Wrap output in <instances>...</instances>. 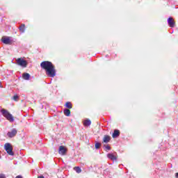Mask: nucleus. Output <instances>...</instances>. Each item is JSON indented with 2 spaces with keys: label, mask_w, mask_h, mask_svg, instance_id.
Listing matches in <instances>:
<instances>
[{
  "label": "nucleus",
  "mask_w": 178,
  "mask_h": 178,
  "mask_svg": "<svg viewBox=\"0 0 178 178\" xmlns=\"http://www.w3.org/2000/svg\"><path fill=\"white\" fill-rule=\"evenodd\" d=\"M74 170H75L76 173H81V168H80V167H74Z\"/></svg>",
  "instance_id": "nucleus-17"
},
{
  "label": "nucleus",
  "mask_w": 178,
  "mask_h": 178,
  "mask_svg": "<svg viewBox=\"0 0 178 178\" xmlns=\"http://www.w3.org/2000/svg\"><path fill=\"white\" fill-rule=\"evenodd\" d=\"M107 158L111 161H116L118 159V157L115 154L111 153L107 154Z\"/></svg>",
  "instance_id": "nucleus-10"
},
{
  "label": "nucleus",
  "mask_w": 178,
  "mask_h": 178,
  "mask_svg": "<svg viewBox=\"0 0 178 178\" xmlns=\"http://www.w3.org/2000/svg\"><path fill=\"white\" fill-rule=\"evenodd\" d=\"M17 63L22 67H27V61L23 58H17Z\"/></svg>",
  "instance_id": "nucleus-5"
},
{
  "label": "nucleus",
  "mask_w": 178,
  "mask_h": 178,
  "mask_svg": "<svg viewBox=\"0 0 178 178\" xmlns=\"http://www.w3.org/2000/svg\"><path fill=\"white\" fill-rule=\"evenodd\" d=\"M95 147L96 149H99V147H101V143H96L95 145Z\"/></svg>",
  "instance_id": "nucleus-18"
},
{
  "label": "nucleus",
  "mask_w": 178,
  "mask_h": 178,
  "mask_svg": "<svg viewBox=\"0 0 178 178\" xmlns=\"http://www.w3.org/2000/svg\"><path fill=\"white\" fill-rule=\"evenodd\" d=\"M66 152H67V149L66 148V147L63 145L59 147L58 154L60 155H66Z\"/></svg>",
  "instance_id": "nucleus-7"
},
{
  "label": "nucleus",
  "mask_w": 178,
  "mask_h": 178,
  "mask_svg": "<svg viewBox=\"0 0 178 178\" xmlns=\"http://www.w3.org/2000/svg\"><path fill=\"white\" fill-rule=\"evenodd\" d=\"M70 113H71L70 109L66 108L64 110V115L65 116H70Z\"/></svg>",
  "instance_id": "nucleus-15"
},
{
  "label": "nucleus",
  "mask_w": 178,
  "mask_h": 178,
  "mask_svg": "<svg viewBox=\"0 0 178 178\" xmlns=\"http://www.w3.org/2000/svg\"><path fill=\"white\" fill-rule=\"evenodd\" d=\"M119 136H120V131H119V129H115L112 134L113 138H118Z\"/></svg>",
  "instance_id": "nucleus-9"
},
{
  "label": "nucleus",
  "mask_w": 178,
  "mask_h": 178,
  "mask_svg": "<svg viewBox=\"0 0 178 178\" xmlns=\"http://www.w3.org/2000/svg\"><path fill=\"white\" fill-rule=\"evenodd\" d=\"M106 149L108 150L111 149V146L109 145L106 146Z\"/></svg>",
  "instance_id": "nucleus-21"
},
{
  "label": "nucleus",
  "mask_w": 178,
  "mask_h": 178,
  "mask_svg": "<svg viewBox=\"0 0 178 178\" xmlns=\"http://www.w3.org/2000/svg\"><path fill=\"white\" fill-rule=\"evenodd\" d=\"M111 141V136L109 135H105L103 138V142L108 143Z\"/></svg>",
  "instance_id": "nucleus-11"
},
{
  "label": "nucleus",
  "mask_w": 178,
  "mask_h": 178,
  "mask_svg": "<svg viewBox=\"0 0 178 178\" xmlns=\"http://www.w3.org/2000/svg\"><path fill=\"white\" fill-rule=\"evenodd\" d=\"M18 98H19V96H17V95H15L13 97V99H14V101H17Z\"/></svg>",
  "instance_id": "nucleus-19"
},
{
  "label": "nucleus",
  "mask_w": 178,
  "mask_h": 178,
  "mask_svg": "<svg viewBox=\"0 0 178 178\" xmlns=\"http://www.w3.org/2000/svg\"><path fill=\"white\" fill-rule=\"evenodd\" d=\"M22 78L24 79V80H30V74L24 73L22 74Z\"/></svg>",
  "instance_id": "nucleus-13"
},
{
  "label": "nucleus",
  "mask_w": 178,
  "mask_h": 178,
  "mask_svg": "<svg viewBox=\"0 0 178 178\" xmlns=\"http://www.w3.org/2000/svg\"><path fill=\"white\" fill-rule=\"evenodd\" d=\"M65 108H67V109H72L73 108V104L70 102H67L65 103Z\"/></svg>",
  "instance_id": "nucleus-14"
},
{
  "label": "nucleus",
  "mask_w": 178,
  "mask_h": 178,
  "mask_svg": "<svg viewBox=\"0 0 178 178\" xmlns=\"http://www.w3.org/2000/svg\"><path fill=\"white\" fill-rule=\"evenodd\" d=\"M168 25L172 28L176 26V22H175V19H173V17H169L168 19Z\"/></svg>",
  "instance_id": "nucleus-8"
},
{
  "label": "nucleus",
  "mask_w": 178,
  "mask_h": 178,
  "mask_svg": "<svg viewBox=\"0 0 178 178\" xmlns=\"http://www.w3.org/2000/svg\"><path fill=\"white\" fill-rule=\"evenodd\" d=\"M0 87H2V83L0 82Z\"/></svg>",
  "instance_id": "nucleus-24"
},
{
  "label": "nucleus",
  "mask_w": 178,
  "mask_h": 178,
  "mask_svg": "<svg viewBox=\"0 0 178 178\" xmlns=\"http://www.w3.org/2000/svg\"><path fill=\"white\" fill-rule=\"evenodd\" d=\"M83 125L86 126V127L90 126V125H91V120H86L83 122Z\"/></svg>",
  "instance_id": "nucleus-16"
},
{
  "label": "nucleus",
  "mask_w": 178,
  "mask_h": 178,
  "mask_svg": "<svg viewBox=\"0 0 178 178\" xmlns=\"http://www.w3.org/2000/svg\"><path fill=\"white\" fill-rule=\"evenodd\" d=\"M19 31L20 33H24V31H26V24H22L19 26Z\"/></svg>",
  "instance_id": "nucleus-12"
},
{
  "label": "nucleus",
  "mask_w": 178,
  "mask_h": 178,
  "mask_svg": "<svg viewBox=\"0 0 178 178\" xmlns=\"http://www.w3.org/2000/svg\"><path fill=\"white\" fill-rule=\"evenodd\" d=\"M1 40L2 43L6 44V45H12L13 44V42L10 40V37L8 36H3Z\"/></svg>",
  "instance_id": "nucleus-4"
},
{
  "label": "nucleus",
  "mask_w": 178,
  "mask_h": 178,
  "mask_svg": "<svg viewBox=\"0 0 178 178\" xmlns=\"http://www.w3.org/2000/svg\"><path fill=\"white\" fill-rule=\"evenodd\" d=\"M15 178H23V177L22 175H17Z\"/></svg>",
  "instance_id": "nucleus-22"
},
{
  "label": "nucleus",
  "mask_w": 178,
  "mask_h": 178,
  "mask_svg": "<svg viewBox=\"0 0 178 178\" xmlns=\"http://www.w3.org/2000/svg\"><path fill=\"white\" fill-rule=\"evenodd\" d=\"M4 149L6 151L8 155H11L12 156L15 155V153L13 152V147H12V145H10V143H6L4 145Z\"/></svg>",
  "instance_id": "nucleus-3"
},
{
  "label": "nucleus",
  "mask_w": 178,
  "mask_h": 178,
  "mask_svg": "<svg viewBox=\"0 0 178 178\" xmlns=\"http://www.w3.org/2000/svg\"><path fill=\"white\" fill-rule=\"evenodd\" d=\"M175 177L178 178V172L175 174Z\"/></svg>",
  "instance_id": "nucleus-23"
},
{
  "label": "nucleus",
  "mask_w": 178,
  "mask_h": 178,
  "mask_svg": "<svg viewBox=\"0 0 178 178\" xmlns=\"http://www.w3.org/2000/svg\"><path fill=\"white\" fill-rule=\"evenodd\" d=\"M1 112L3 115V116L5 117L6 119H7V120H8V122H15L13 115H12V114H10V113H9V111L6 110L5 108H3V109H1Z\"/></svg>",
  "instance_id": "nucleus-2"
},
{
  "label": "nucleus",
  "mask_w": 178,
  "mask_h": 178,
  "mask_svg": "<svg viewBox=\"0 0 178 178\" xmlns=\"http://www.w3.org/2000/svg\"><path fill=\"white\" fill-rule=\"evenodd\" d=\"M0 178H6L4 174H0Z\"/></svg>",
  "instance_id": "nucleus-20"
},
{
  "label": "nucleus",
  "mask_w": 178,
  "mask_h": 178,
  "mask_svg": "<svg viewBox=\"0 0 178 178\" xmlns=\"http://www.w3.org/2000/svg\"><path fill=\"white\" fill-rule=\"evenodd\" d=\"M16 134H17V129L15 128L12 129L10 131L7 133V136L9 138H13V137H15Z\"/></svg>",
  "instance_id": "nucleus-6"
},
{
  "label": "nucleus",
  "mask_w": 178,
  "mask_h": 178,
  "mask_svg": "<svg viewBox=\"0 0 178 178\" xmlns=\"http://www.w3.org/2000/svg\"><path fill=\"white\" fill-rule=\"evenodd\" d=\"M40 67L45 70L46 74L49 76V77H55V76H56L55 65H54L51 61L42 62L40 63Z\"/></svg>",
  "instance_id": "nucleus-1"
}]
</instances>
